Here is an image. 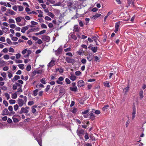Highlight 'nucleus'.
<instances>
[{
  "label": "nucleus",
  "instance_id": "13",
  "mask_svg": "<svg viewBox=\"0 0 146 146\" xmlns=\"http://www.w3.org/2000/svg\"><path fill=\"white\" fill-rule=\"evenodd\" d=\"M6 13L9 14L13 15H14L16 14V13L13 11L11 10L10 9H9L6 11Z\"/></svg>",
  "mask_w": 146,
  "mask_h": 146
},
{
  "label": "nucleus",
  "instance_id": "31",
  "mask_svg": "<svg viewBox=\"0 0 146 146\" xmlns=\"http://www.w3.org/2000/svg\"><path fill=\"white\" fill-rule=\"evenodd\" d=\"M21 108L23 113H27L29 112V110H27L25 108L22 107Z\"/></svg>",
  "mask_w": 146,
  "mask_h": 146
},
{
  "label": "nucleus",
  "instance_id": "32",
  "mask_svg": "<svg viewBox=\"0 0 146 146\" xmlns=\"http://www.w3.org/2000/svg\"><path fill=\"white\" fill-rule=\"evenodd\" d=\"M56 70V71H58L60 73H62L64 71L63 69L61 68H57Z\"/></svg>",
  "mask_w": 146,
  "mask_h": 146
},
{
  "label": "nucleus",
  "instance_id": "18",
  "mask_svg": "<svg viewBox=\"0 0 146 146\" xmlns=\"http://www.w3.org/2000/svg\"><path fill=\"white\" fill-rule=\"evenodd\" d=\"M8 109L12 114H15V112L13 111V108L12 106H9L8 107Z\"/></svg>",
  "mask_w": 146,
  "mask_h": 146
},
{
  "label": "nucleus",
  "instance_id": "10",
  "mask_svg": "<svg viewBox=\"0 0 146 146\" xmlns=\"http://www.w3.org/2000/svg\"><path fill=\"white\" fill-rule=\"evenodd\" d=\"M9 113V112L7 109L6 108H5L3 111V112L2 115H8Z\"/></svg>",
  "mask_w": 146,
  "mask_h": 146
},
{
  "label": "nucleus",
  "instance_id": "49",
  "mask_svg": "<svg viewBox=\"0 0 146 146\" xmlns=\"http://www.w3.org/2000/svg\"><path fill=\"white\" fill-rule=\"evenodd\" d=\"M3 58L4 59L7 60L9 58V56L8 55H5L3 56Z\"/></svg>",
  "mask_w": 146,
  "mask_h": 146
},
{
  "label": "nucleus",
  "instance_id": "57",
  "mask_svg": "<svg viewBox=\"0 0 146 146\" xmlns=\"http://www.w3.org/2000/svg\"><path fill=\"white\" fill-rule=\"evenodd\" d=\"M48 26L50 28H52L53 27V24L52 23H49L48 25Z\"/></svg>",
  "mask_w": 146,
  "mask_h": 146
},
{
  "label": "nucleus",
  "instance_id": "27",
  "mask_svg": "<svg viewBox=\"0 0 146 146\" xmlns=\"http://www.w3.org/2000/svg\"><path fill=\"white\" fill-rule=\"evenodd\" d=\"M36 139L37 140L38 144L40 145V146H42V140L40 138L39 139H38L37 138H36Z\"/></svg>",
  "mask_w": 146,
  "mask_h": 146
},
{
  "label": "nucleus",
  "instance_id": "22",
  "mask_svg": "<svg viewBox=\"0 0 146 146\" xmlns=\"http://www.w3.org/2000/svg\"><path fill=\"white\" fill-rule=\"evenodd\" d=\"M70 90L72 91L76 92L77 90V88L76 86L70 87Z\"/></svg>",
  "mask_w": 146,
  "mask_h": 146
},
{
  "label": "nucleus",
  "instance_id": "56",
  "mask_svg": "<svg viewBox=\"0 0 146 146\" xmlns=\"http://www.w3.org/2000/svg\"><path fill=\"white\" fill-rule=\"evenodd\" d=\"M3 104L5 105V106H7L8 105V104L6 100H3Z\"/></svg>",
  "mask_w": 146,
  "mask_h": 146
},
{
  "label": "nucleus",
  "instance_id": "8",
  "mask_svg": "<svg viewBox=\"0 0 146 146\" xmlns=\"http://www.w3.org/2000/svg\"><path fill=\"white\" fill-rule=\"evenodd\" d=\"M120 21L117 22L115 24V29L114 32L116 33L118 30V28L120 25Z\"/></svg>",
  "mask_w": 146,
  "mask_h": 146
},
{
  "label": "nucleus",
  "instance_id": "63",
  "mask_svg": "<svg viewBox=\"0 0 146 146\" xmlns=\"http://www.w3.org/2000/svg\"><path fill=\"white\" fill-rule=\"evenodd\" d=\"M28 105L31 106L34 104V102L33 101H29L28 102Z\"/></svg>",
  "mask_w": 146,
  "mask_h": 146
},
{
  "label": "nucleus",
  "instance_id": "43",
  "mask_svg": "<svg viewBox=\"0 0 146 146\" xmlns=\"http://www.w3.org/2000/svg\"><path fill=\"white\" fill-rule=\"evenodd\" d=\"M81 62L83 64H85L86 62V60L85 58H82L81 61Z\"/></svg>",
  "mask_w": 146,
  "mask_h": 146
},
{
  "label": "nucleus",
  "instance_id": "52",
  "mask_svg": "<svg viewBox=\"0 0 146 146\" xmlns=\"http://www.w3.org/2000/svg\"><path fill=\"white\" fill-rule=\"evenodd\" d=\"M12 9L13 10H14V11H16L17 10V9H18V6H13V7Z\"/></svg>",
  "mask_w": 146,
  "mask_h": 146
},
{
  "label": "nucleus",
  "instance_id": "9",
  "mask_svg": "<svg viewBox=\"0 0 146 146\" xmlns=\"http://www.w3.org/2000/svg\"><path fill=\"white\" fill-rule=\"evenodd\" d=\"M42 39L43 40L48 42L50 40V37L48 36L43 35L42 36Z\"/></svg>",
  "mask_w": 146,
  "mask_h": 146
},
{
  "label": "nucleus",
  "instance_id": "12",
  "mask_svg": "<svg viewBox=\"0 0 146 146\" xmlns=\"http://www.w3.org/2000/svg\"><path fill=\"white\" fill-rule=\"evenodd\" d=\"M62 49L61 48H58L55 51V54L56 55H58L60 54L62 52Z\"/></svg>",
  "mask_w": 146,
  "mask_h": 146
},
{
  "label": "nucleus",
  "instance_id": "41",
  "mask_svg": "<svg viewBox=\"0 0 146 146\" xmlns=\"http://www.w3.org/2000/svg\"><path fill=\"white\" fill-rule=\"evenodd\" d=\"M9 102L10 104H15L16 101L15 100H9Z\"/></svg>",
  "mask_w": 146,
  "mask_h": 146
},
{
  "label": "nucleus",
  "instance_id": "45",
  "mask_svg": "<svg viewBox=\"0 0 146 146\" xmlns=\"http://www.w3.org/2000/svg\"><path fill=\"white\" fill-rule=\"evenodd\" d=\"M31 69V66L29 64L27 65L26 68V70L28 71H29Z\"/></svg>",
  "mask_w": 146,
  "mask_h": 146
},
{
  "label": "nucleus",
  "instance_id": "34",
  "mask_svg": "<svg viewBox=\"0 0 146 146\" xmlns=\"http://www.w3.org/2000/svg\"><path fill=\"white\" fill-rule=\"evenodd\" d=\"M5 96L7 98V100H9L10 98V96L9 94L7 93H5L4 94Z\"/></svg>",
  "mask_w": 146,
  "mask_h": 146
},
{
  "label": "nucleus",
  "instance_id": "5",
  "mask_svg": "<svg viewBox=\"0 0 146 146\" xmlns=\"http://www.w3.org/2000/svg\"><path fill=\"white\" fill-rule=\"evenodd\" d=\"M90 116L89 118L91 120H93L94 119L95 117V116L94 114L93 111H90V114L88 115Z\"/></svg>",
  "mask_w": 146,
  "mask_h": 146
},
{
  "label": "nucleus",
  "instance_id": "20",
  "mask_svg": "<svg viewBox=\"0 0 146 146\" xmlns=\"http://www.w3.org/2000/svg\"><path fill=\"white\" fill-rule=\"evenodd\" d=\"M112 13V11H110L109 12H108L107 14V15L105 17L104 19V22H105L106 21V20L107 17L109 16V15L111 14Z\"/></svg>",
  "mask_w": 146,
  "mask_h": 146
},
{
  "label": "nucleus",
  "instance_id": "19",
  "mask_svg": "<svg viewBox=\"0 0 146 146\" xmlns=\"http://www.w3.org/2000/svg\"><path fill=\"white\" fill-rule=\"evenodd\" d=\"M93 56L92 54H89L87 57V58L88 60L91 61L93 58Z\"/></svg>",
  "mask_w": 146,
  "mask_h": 146
},
{
  "label": "nucleus",
  "instance_id": "62",
  "mask_svg": "<svg viewBox=\"0 0 146 146\" xmlns=\"http://www.w3.org/2000/svg\"><path fill=\"white\" fill-rule=\"evenodd\" d=\"M21 55L19 53L17 54L16 55V57L17 59H19L20 58Z\"/></svg>",
  "mask_w": 146,
  "mask_h": 146
},
{
  "label": "nucleus",
  "instance_id": "39",
  "mask_svg": "<svg viewBox=\"0 0 146 146\" xmlns=\"http://www.w3.org/2000/svg\"><path fill=\"white\" fill-rule=\"evenodd\" d=\"M18 66L19 67L20 69L22 70H23L24 68V64H20L18 65Z\"/></svg>",
  "mask_w": 146,
  "mask_h": 146
},
{
  "label": "nucleus",
  "instance_id": "40",
  "mask_svg": "<svg viewBox=\"0 0 146 146\" xmlns=\"http://www.w3.org/2000/svg\"><path fill=\"white\" fill-rule=\"evenodd\" d=\"M48 15L52 18H53L54 16V15L52 13L50 12L48 13Z\"/></svg>",
  "mask_w": 146,
  "mask_h": 146
},
{
  "label": "nucleus",
  "instance_id": "54",
  "mask_svg": "<svg viewBox=\"0 0 146 146\" xmlns=\"http://www.w3.org/2000/svg\"><path fill=\"white\" fill-rule=\"evenodd\" d=\"M15 61L17 63H21L23 62L22 60H16Z\"/></svg>",
  "mask_w": 146,
  "mask_h": 146
},
{
  "label": "nucleus",
  "instance_id": "47",
  "mask_svg": "<svg viewBox=\"0 0 146 146\" xmlns=\"http://www.w3.org/2000/svg\"><path fill=\"white\" fill-rule=\"evenodd\" d=\"M38 91V89H36L33 91V94L35 96H36L37 94V92Z\"/></svg>",
  "mask_w": 146,
  "mask_h": 146
},
{
  "label": "nucleus",
  "instance_id": "37",
  "mask_svg": "<svg viewBox=\"0 0 146 146\" xmlns=\"http://www.w3.org/2000/svg\"><path fill=\"white\" fill-rule=\"evenodd\" d=\"M104 85L106 87H109L110 86L109 83L107 82V81L104 82Z\"/></svg>",
  "mask_w": 146,
  "mask_h": 146
},
{
  "label": "nucleus",
  "instance_id": "21",
  "mask_svg": "<svg viewBox=\"0 0 146 146\" xmlns=\"http://www.w3.org/2000/svg\"><path fill=\"white\" fill-rule=\"evenodd\" d=\"M17 24L19 26H21L20 24H19V23L21 21V19L19 17H17L15 19Z\"/></svg>",
  "mask_w": 146,
  "mask_h": 146
},
{
  "label": "nucleus",
  "instance_id": "51",
  "mask_svg": "<svg viewBox=\"0 0 146 146\" xmlns=\"http://www.w3.org/2000/svg\"><path fill=\"white\" fill-rule=\"evenodd\" d=\"M20 78V77L19 76L17 75H15L14 76V78L13 79V80L15 79V80H17Z\"/></svg>",
  "mask_w": 146,
  "mask_h": 146
},
{
  "label": "nucleus",
  "instance_id": "46",
  "mask_svg": "<svg viewBox=\"0 0 146 146\" xmlns=\"http://www.w3.org/2000/svg\"><path fill=\"white\" fill-rule=\"evenodd\" d=\"M9 26L10 28H11L14 29L16 27V26L15 24H12L10 25Z\"/></svg>",
  "mask_w": 146,
  "mask_h": 146
},
{
  "label": "nucleus",
  "instance_id": "42",
  "mask_svg": "<svg viewBox=\"0 0 146 146\" xmlns=\"http://www.w3.org/2000/svg\"><path fill=\"white\" fill-rule=\"evenodd\" d=\"M41 27L42 29H47V27L46 25L44 24H42L41 25Z\"/></svg>",
  "mask_w": 146,
  "mask_h": 146
},
{
  "label": "nucleus",
  "instance_id": "58",
  "mask_svg": "<svg viewBox=\"0 0 146 146\" xmlns=\"http://www.w3.org/2000/svg\"><path fill=\"white\" fill-rule=\"evenodd\" d=\"M9 52H13L14 51V49L10 47L9 49Z\"/></svg>",
  "mask_w": 146,
  "mask_h": 146
},
{
  "label": "nucleus",
  "instance_id": "4",
  "mask_svg": "<svg viewBox=\"0 0 146 146\" xmlns=\"http://www.w3.org/2000/svg\"><path fill=\"white\" fill-rule=\"evenodd\" d=\"M77 133L78 135L80 137L82 136V135L84 134V131L82 129H78L77 131Z\"/></svg>",
  "mask_w": 146,
  "mask_h": 146
},
{
  "label": "nucleus",
  "instance_id": "17",
  "mask_svg": "<svg viewBox=\"0 0 146 146\" xmlns=\"http://www.w3.org/2000/svg\"><path fill=\"white\" fill-rule=\"evenodd\" d=\"M20 84H19L17 83H16L15 84H14L13 86V90H16L17 88V87L18 86H20Z\"/></svg>",
  "mask_w": 146,
  "mask_h": 146
},
{
  "label": "nucleus",
  "instance_id": "36",
  "mask_svg": "<svg viewBox=\"0 0 146 146\" xmlns=\"http://www.w3.org/2000/svg\"><path fill=\"white\" fill-rule=\"evenodd\" d=\"M19 106L17 104H16L14 106V109L15 111H17L19 108Z\"/></svg>",
  "mask_w": 146,
  "mask_h": 146
},
{
  "label": "nucleus",
  "instance_id": "38",
  "mask_svg": "<svg viewBox=\"0 0 146 146\" xmlns=\"http://www.w3.org/2000/svg\"><path fill=\"white\" fill-rule=\"evenodd\" d=\"M12 119H13V121L14 122L17 123L19 121L18 119L13 116L12 117Z\"/></svg>",
  "mask_w": 146,
  "mask_h": 146
},
{
  "label": "nucleus",
  "instance_id": "30",
  "mask_svg": "<svg viewBox=\"0 0 146 146\" xmlns=\"http://www.w3.org/2000/svg\"><path fill=\"white\" fill-rule=\"evenodd\" d=\"M18 9L19 11H23V8L21 6L18 5Z\"/></svg>",
  "mask_w": 146,
  "mask_h": 146
},
{
  "label": "nucleus",
  "instance_id": "29",
  "mask_svg": "<svg viewBox=\"0 0 146 146\" xmlns=\"http://www.w3.org/2000/svg\"><path fill=\"white\" fill-rule=\"evenodd\" d=\"M101 15V14L97 13L96 15L93 16V18H94V19H96L100 17Z\"/></svg>",
  "mask_w": 146,
  "mask_h": 146
},
{
  "label": "nucleus",
  "instance_id": "26",
  "mask_svg": "<svg viewBox=\"0 0 146 146\" xmlns=\"http://www.w3.org/2000/svg\"><path fill=\"white\" fill-rule=\"evenodd\" d=\"M67 6L70 8H73V4L72 2H69L67 4Z\"/></svg>",
  "mask_w": 146,
  "mask_h": 146
},
{
  "label": "nucleus",
  "instance_id": "44",
  "mask_svg": "<svg viewBox=\"0 0 146 146\" xmlns=\"http://www.w3.org/2000/svg\"><path fill=\"white\" fill-rule=\"evenodd\" d=\"M65 82L66 83L68 84H69L71 83L70 80L67 78L65 79Z\"/></svg>",
  "mask_w": 146,
  "mask_h": 146
},
{
  "label": "nucleus",
  "instance_id": "2",
  "mask_svg": "<svg viewBox=\"0 0 146 146\" xmlns=\"http://www.w3.org/2000/svg\"><path fill=\"white\" fill-rule=\"evenodd\" d=\"M89 111V110H86L82 112V113L84 117V118H87L88 117L89 115L88 114V113Z\"/></svg>",
  "mask_w": 146,
  "mask_h": 146
},
{
  "label": "nucleus",
  "instance_id": "24",
  "mask_svg": "<svg viewBox=\"0 0 146 146\" xmlns=\"http://www.w3.org/2000/svg\"><path fill=\"white\" fill-rule=\"evenodd\" d=\"M98 50V47H93L91 48V50L92 51V52L94 53L96 52Z\"/></svg>",
  "mask_w": 146,
  "mask_h": 146
},
{
  "label": "nucleus",
  "instance_id": "15",
  "mask_svg": "<svg viewBox=\"0 0 146 146\" xmlns=\"http://www.w3.org/2000/svg\"><path fill=\"white\" fill-rule=\"evenodd\" d=\"M70 78L72 81H74L76 80V77L72 74H71L70 76Z\"/></svg>",
  "mask_w": 146,
  "mask_h": 146
},
{
  "label": "nucleus",
  "instance_id": "35",
  "mask_svg": "<svg viewBox=\"0 0 146 146\" xmlns=\"http://www.w3.org/2000/svg\"><path fill=\"white\" fill-rule=\"evenodd\" d=\"M17 95L16 93L15 92L14 94H13L12 96V98L13 99H15L17 98Z\"/></svg>",
  "mask_w": 146,
  "mask_h": 146
},
{
  "label": "nucleus",
  "instance_id": "16",
  "mask_svg": "<svg viewBox=\"0 0 146 146\" xmlns=\"http://www.w3.org/2000/svg\"><path fill=\"white\" fill-rule=\"evenodd\" d=\"M136 110L135 108H134L133 109V112L132 113V119H133L135 117V114L136 113Z\"/></svg>",
  "mask_w": 146,
  "mask_h": 146
},
{
  "label": "nucleus",
  "instance_id": "60",
  "mask_svg": "<svg viewBox=\"0 0 146 146\" xmlns=\"http://www.w3.org/2000/svg\"><path fill=\"white\" fill-rule=\"evenodd\" d=\"M0 41H1L4 42L5 41V38L4 37L2 36L0 38Z\"/></svg>",
  "mask_w": 146,
  "mask_h": 146
},
{
  "label": "nucleus",
  "instance_id": "1",
  "mask_svg": "<svg viewBox=\"0 0 146 146\" xmlns=\"http://www.w3.org/2000/svg\"><path fill=\"white\" fill-rule=\"evenodd\" d=\"M66 62L69 63H73L75 62L74 59L68 57H66Z\"/></svg>",
  "mask_w": 146,
  "mask_h": 146
},
{
  "label": "nucleus",
  "instance_id": "53",
  "mask_svg": "<svg viewBox=\"0 0 146 146\" xmlns=\"http://www.w3.org/2000/svg\"><path fill=\"white\" fill-rule=\"evenodd\" d=\"M7 10L6 8L4 6L1 7V10L2 12H4L6 11Z\"/></svg>",
  "mask_w": 146,
  "mask_h": 146
},
{
  "label": "nucleus",
  "instance_id": "61",
  "mask_svg": "<svg viewBox=\"0 0 146 146\" xmlns=\"http://www.w3.org/2000/svg\"><path fill=\"white\" fill-rule=\"evenodd\" d=\"M31 23L33 25H35L38 24L37 22H35L34 21H32L31 22Z\"/></svg>",
  "mask_w": 146,
  "mask_h": 146
},
{
  "label": "nucleus",
  "instance_id": "6",
  "mask_svg": "<svg viewBox=\"0 0 146 146\" xmlns=\"http://www.w3.org/2000/svg\"><path fill=\"white\" fill-rule=\"evenodd\" d=\"M55 62V60L52 59L51 61L48 64V68H51L54 65V63Z\"/></svg>",
  "mask_w": 146,
  "mask_h": 146
},
{
  "label": "nucleus",
  "instance_id": "7",
  "mask_svg": "<svg viewBox=\"0 0 146 146\" xmlns=\"http://www.w3.org/2000/svg\"><path fill=\"white\" fill-rule=\"evenodd\" d=\"M77 84V86L78 87H81L84 86V81L81 80L78 81Z\"/></svg>",
  "mask_w": 146,
  "mask_h": 146
},
{
  "label": "nucleus",
  "instance_id": "50",
  "mask_svg": "<svg viewBox=\"0 0 146 146\" xmlns=\"http://www.w3.org/2000/svg\"><path fill=\"white\" fill-rule=\"evenodd\" d=\"M8 76L9 78H11L13 76L12 74L9 72H8Z\"/></svg>",
  "mask_w": 146,
  "mask_h": 146
},
{
  "label": "nucleus",
  "instance_id": "23",
  "mask_svg": "<svg viewBox=\"0 0 146 146\" xmlns=\"http://www.w3.org/2000/svg\"><path fill=\"white\" fill-rule=\"evenodd\" d=\"M129 86H127L126 88H124L123 90V92L124 93L126 94L127 92L129 91Z\"/></svg>",
  "mask_w": 146,
  "mask_h": 146
},
{
  "label": "nucleus",
  "instance_id": "14",
  "mask_svg": "<svg viewBox=\"0 0 146 146\" xmlns=\"http://www.w3.org/2000/svg\"><path fill=\"white\" fill-rule=\"evenodd\" d=\"M29 26V25H28L22 27L21 30V32L23 33H25V31L28 29Z\"/></svg>",
  "mask_w": 146,
  "mask_h": 146
},
{
  "label": "nucleus",
  "instance_id": "64",
  "mask_svg": "<svg viewBox=\"0 0 146 146\" xmlns=\"http://www.w3.org/2000/svg\"><path fill=\"white\" fill-rule=\"evenodd\" d=\"M41 82L43 84H46L45 80L44 78H42L40 80Z\"/></svg>",
  "mask_w": 146,
  "mask_h": 146
},
{
  "label": "nucleus",
  "instance_id": "25",
  "mask_svg": "<svg viewBox=\"0 0 146 146\" xmlns=\"http://www.w3.org/2000/svg\"><path fill=\"white\" fill-rule=\"evenodd\" d=\"M31 32H33L35 31H38L39 30V28L38 27L33 28H32L30 29Z\"/></svg>",
  "mask_w": 146,
  "mask_h": 146
},
{
  "label": "nucleus",
  "instance_id": "33",
  "mask_svg": "<svg viewBox=\"0 0 146 146\" xmlns=\"http://www.w3.org/2000/svg\"><path fill=\"white\" fill-rule=\"evenodd\" d=\"M143 92L142 90H141L139 92V95L140 96V98L141 99H142V98L143 97Z\"/></svg>",
  "mask_w": 146,
  "mask_h": 146
},
{
  "label": "nucleus",
  "instance_id": "28",
  "mask_svg": "<svg viewBox=\"0 0 146 146\" xmlns=\"http://www.w3.org/2000/svg\"><path fill=\"white\" fill-rule=\"evenodd\" d=\"M109 107L108 105L107 104L104 106L102 108V109L103 111H105L107 110Z\"/></svg>",
  "mask_w": 146,
  "mask_h": 146
},
{
  "label": "nucleus",
  "instance_id": "3",
  "mask_svg": "<svg viewBox=\"0 0 146 146\" xmlns=\"http://www.w3.org/2000/svg\"><path fill=\"white\" fill-rule=\"evenodd\" d=\"M17 103L20 107L22 106L25 104V102L23 100L21 99H19L17 100Z\"/></svg>",
  "mask_w": 146,
  "mask_h": 146
},
{
  "label": "nucleus",
  "instance_id": "55",
  "mask_svg": "<svg viewBox=\"0 0 146 146\" xmlns=\"http://www.w3.org/2000/svg\"><path fill=\"white\" fill-rule=\"evenodd\" d=\"M85 138L86 139V140L88 139H89V137L88 135V134L87 133H85V135L84 136Z\"/></svg>",
  "mask_w": 146,
  "mask_h": 146
},
{
  "label": "nucleus",
  "instance_id": "48",
  "mask_svg": "<svg viewBox=\"0 0 146 146\" xmlns=\"http://www.w3.org/2000/svg\"><path fill=\"white\" fill-rule=\"evenodd\" d=\"M8 21L9 23H15V22L14 21V20L13 19H9V20Z\"/></svg>",
  "mask_w": 146,
  "mask_h": 146
},
{
  "label": "nucleus",
  "instance_id": "11",
  "mask_svg": "<svg viewBox=\"0 0 146 146\" xmlns=\"http://www.w3.org/2000/svg\"><path fill=\"white\" fill-rule=\"evenodd\" d=\"M73 31L75 32H78L80 31V28L77 25H75L74 27Z\"/></svg>",
  "mask_w": 146,
  "mask_h": 146
},
{
  "label": "nucleus",
  "instance_id": "59",
  "mask_svg": "<svg viewBox=\"0 0 146 146\" xmlns=\"http://www.w3.org/2000/svg\"><path fill=\"white\" fill-rule=\"evenodd\" d=\"M77 111V109L75 108H74L72 112L74 113H75Z\"/></svg>",
  "mask_w": 146,
  "mask_h": 146
}]
</instances>
